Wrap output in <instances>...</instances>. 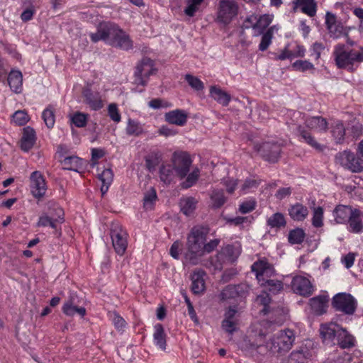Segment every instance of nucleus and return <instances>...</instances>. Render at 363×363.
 Here are the masks:
<instances>
[{"instance_id": "obj_44", "label": "nucleus", "mask_w": 363, "mask_h": 363, "mask_svg": "<svg viewBox=\"0 0 363 363\" xmlns=\"http://www.w3.org/2000/svg\"><path fill=\"white\" fill-rule=\"evenodd\" d=\"M55 108L50 105L43 111L42 118L48 128H52L55 123Z\"/></svg>"}, {"instance_id": "obj_63", "label": "nucleus", "mask_w": 363, "mask_h": 363, "mask_svg": "<svg viewBox=\"0 0 363 363\" xmlns=\"http://www.w3.org/2000/svg\"><path fill=\"white\" fill-rule=\"evenodd\" d=\"M290 363H306L304 354L301 351L293 352L290 355Z\"/></svg>"}, {"instance_id": "obj_20", "label": "nucleus", "mask_w": 363, "mask_h": 363, "mask_svg": "<svg viewBox=\"0 0 363 363\" xmlns=\"http://www.w3.org/2000/svg\"><path fill=\"white\" fill-rule=\"evenodd\" d=\"M36 141L34 129L30 126L23 128L21 139V148L24 152H28L33 148Z\"/></svg>"}, {"instance_id": "obj_35", "label": "nucleus", "mask_w": 363, "mask_h": 363, "mask_svg": "<svg viewBox=\"0 0 363 363\" xmlns=\"http://www.w3.org/2000/svg\"><path fill=\"white\" fill-rule=\"evenodd\" d=\"M125 133L129 136H140L145 133L144 125L137 120L128 118Z\"/></svg>"}, {"instance_id": "obj_42", "label": "nucleus", "mask_w": 363, "mask_h": 363, "mask_svg": "<svg viewBox=\"0 0 363 363\" xmlns=\"http://www.w3.org/2000/svg\"><path fill=\"white\" fill-rule=\"evenodd\" d=\"M312 225L315 228H320L323 225L324 209L321 206H315L312 208Z\"/></svg>"}, {"instance_id": "obj_16", "label": "nucleus", "mask_w": 363, "mask_h": 363, "mask_svg": "<svg viewBox=\"0 0 363 363\" xmlns=\"http://www.w3.org/2000/svg\"><path fill=\"white\" fill-rule=\"evenodd\" d=\"M261 156L271 162H276L281 152V147L277 143H264L257 150Z\"/></svg>"}, {"instance_id": "obj_12", "label": "nucleus", "mask_w": 363, "mask_h": 363, "mask_svg": "<svg viewBox=\"0 0 363 363\" xmlns=\"http://www.w3.org/2000/svg\"><path fill=\"white\" fill-rule=\"evenodd\" d=\"M291 286L294 293L303 296H310L314 291V287L310 280L303 276L294 277Z\"/></svg>"}, {"instance_id": "obj_3", "label": "nucleus", "mask_w": 363, "mask_h": 363, "mask_svg": "<svg viewBox=\"0 0 363 363\" xmlns=\"http://www.w3.org/2000/svg\"><path fill=\"white\" fill-rule=\"evenodd\" d=\"M264 336L263 333L259 334L256 343L251 344V349L259 350V352L260 353L266 350H269L274 353L286 352L291 349L296 338L293 330L289 329L280 330L270 338L269 341L266 343L264 348L262 349Z\"/></svg>"}, {"instance_id": "obj_13", "label": "nucleus", "mask_w": 363, "mask_h": 363, "mask_svg": "<svg viewBox=\"0 0 363 363\" xmlns=\"http://www.w3.org/2000/svg\"><path fill=\"white\" fill-rule=\"evenodd\" d=\"M341 327L335 323L322 325L320 333L323 342L327 345H335L337 344Z\"/></svg>"}, {"instance_id": "obj_45", "label": "nucleus", "mask_w": 363, "mask_h": 363, "mask_svg": "<svg viewBox=\"0 0 363 363\" xmlns=\"http://www.w3.org/2000/svg\"><path fill=\"white\" fill-rule=\"evenodd\" d=\"M243 286L238 285H229L227 286L220 293V296L222 299H228L235 298L237 296H240V293L241 291V289H242Z\"/></svg>"}, {"instance_id": "obj_60", "label": "nucleus", "mask_w": 363, "mask_h": 363, "mask_svg": "<svg viewBox=\"0 0 363 363\" xmlns=\"http://www.w3.org/2000/svg\"><path fill=\"white\" fill-rule=\"evenodd\" d=\"M270 301L271 298L269 297V295L265 292H263L262 294H259L256 298V301L263 306V309L262 310V312L264 314H267L269 311L268 308Z\"/></svg>"}, {"instance_id": "obj_36", "label": "nucleus", "mask_w": 363, "mask_h": 363, "mask_svg": "<svg viewBox=\"0 0 363 363\" xmlns=\"http://www.w3.org/2000/svg\"><path fill=\"white\" fill-rule=\"evenodd\" d=\"M196 203L197 201L193 197L182 198L179 201L181 211L186 216H189L194 213Z\"/></svg>"}, {"instance_id": "obj_14", "label": "nucleus", "mask_w": 363, "mask_h": 363, "mask_svg": "<svg viewBox=\"0 0 363 363\" xmlns=\"http://www.w3.org/2000/svg\"><path fill=\"white\" fill-rule=\"evenodd\" d=\"M30 182L32 195L35 198L43 197L47 190L46 183L43 174L39 171L32 172L30 176Z\"/></svg>"}, {"instance_id": "obj_19", "label": "nucleus", "mask_w": 363, "mask_h": 363, "mask_svg": "<svg viewBox=\"0 0 363 363\" xmlns=\"http://www.w3.org/2000/svg\"><path fill=\"white\" fill-rule=\"evenodd\" d=\"M205 276L206 272L201 269H196L191 274V291L194 294H200L205 291Z\"/></svg>"}, {"instance_id": "obj_25", "label": "nucleus", "mask_w": 363, "mask_h": 363, "mask_svg": "<svg viewBox=\"0 0 363 363\" xmlns=\"http://www.w3.org/2000/svg\"><path fill=\"white\" fill-rule=\"evenodd\" d=\"M76 297L71 296L62 306L63 313L68 316H73L78 314L81 317L86 315V309L84 307H78L76 305Z\"/></svg>"}, {"instance_id": "obj_8", "label": "nucleus", "mask_w": 363, "mask_h": 363, "mask_svg": "<svg viewBox=\"0 0 363 363\" xmlns=\"http://www.w3.org/2000/svg\"><path fill=\"white\" fill-rule=\"evenodd\" d=\"M156 72L153 60L147 57L143 58L135 67L134 73L135 83L145 86L149 77L155 74Z\"/></svg>"}, {"instance_id": "obj_31", "label": "nucleus", "mask_w": 363, "mask_h": 363, "mask_svg": "<svg viewBox=\"0 0 363 363\" xmlns=\"http://www.w3.org/2000/svg\"><path fill=\"white\" fill-rule=\"evenodd\" d=\"M296 7L300 6L301 11L310 17L315 16L317 4L315 0H294Z\"/></svg>"}, {"instance_id": "obj_21", "label": "nucleus", "mask_w": 363, "mask_h": 363, "mask_svg": "<svg viewBox=\"0 0 363 363\" xmlns=\"http://www.w3.org/2000/svg\"><path fill=\"white\" fill-rule=\"evenodd\" d=\"M347 229L349 232L359 234L363 232V222L362 213L359 210L355 209L347 222Z\"/></svg>"}, {"instance_id": "obj_1", "label": "nucleus", "mask_w": 363, "mask_h": 363, "mask_svg": "<svg viewBox=\"0 0 363 363\" xmlns=\"http://www.w3.org/2000/svg\"><path fill=\"white\" fill-rule=\"evenodd\" d=\"M210 228L205 225H196L193 227L186 238L184 254V262L196 265L199 263L201 257L215 250L220 240L213 239L207 242Z\"/></svg>"}, {"instance_id": "obj_10", "label": "nucleus", "mask_w": 363, "mask_h": 363, "mask_svg": "<svg viewBox=\"0 0 363 363\" xmlns=\"http://www.w3.org/2000/svg\"><path fill=\"white\" fill-rule=\"evenodd\" d=\"M336 162L352 172H359L362 169L361 160L357 158L354 153L345 150L335 157Z\"/></svg>"}, {"instance_id": "obj_17", "label": "nucleus", "mask_w": 363, "mask_h": 363, "mask_svg": "<svg viewBox=\"0 0 363 363\" xmlns=\"http://www.w3.org/2000/svg\"><path fill=\"white\" fill-rule=\"evenodd\" d=\"M55 211L56 216L43 215L40 216L37 225L38 227L50 226L53 229H57V224L64 221V212L61 208H56Z\"/></svg>"}, {"instance_id": "obj_33", "label": "nucleus", "mask_w": 363, "mask_h": 363, "mask_svg": "<svg viewBox=\"0 0 363 363\" xmlns=\"http://www.w3.org/2000/svg\"><path fill=\"white\" fill-rule=\"evenodd\" d=\"M339 331L337 345L342 349H349L355 346L356 340L352 335L342 327Z\"/></svg>"}, {"instance_id": "obj_57", "label": "nucleus", "mask_w": 363, "mask_h": 363, "mask_svg": "<svg viewBox=\"0 0 363 363\" xmlns=\"http://www.w3.org/2000/svg\"><path fill=\"white\" fill-rule=\"evenodd\" d=\"M108 114L111 119L115 123H119L121 120V116L119 112L117 104L113 103L108 106Z\"/></svg>"}, {"instance_id": "obj_24", "label": "nucleus", "mask_w": 363, "mask_h": 363, "mask_svg": "<svg viewBox=\"0 0 363 363\" xmlns=\"http://www.w3.org/2000/svg\"><path fill=\"white\" fill-rule=\"evenodd\" d=\"M8 84L12 91L19 94L23 90V74L18 69H12L8 75Z\"/></svg>"}, {"instance_id": "obj_47", "label": "nucleus", "mask_w": 363, "mask_h": 363, "mask_svg": "<svg viewBox=\"0 0 363 363\" xmlns=\"http://www.w3.org/2000/svg\"><path fill=\"white\" fill-rule=\"evenodd\" d=\"M157 193L155 189L151 188L149 189L144 196L143 206L146 210H150L152 208L153 205L157 200Z\"/></svg>"}, {"instance_id": "obj_11", "label": "nucleus", "mask_w": 363, "mask_h": 363, "mask_svg": "<svg viewBox=\"0 0 363 363\" xmlns=\"http://www.w3.org/2000/svg\"><path fill=\"white\" fill-rule=\"evenodd\" d=\"M238 5L233 0H221L217 19L219 22L228 24L237 15Z\"/></svg>"}, {"instance_id": "obj_52", "label": "nucleus", "mask_w": 363, "mask_h": 363, "mask_svg": "<svg viewBox=\"0 0 363 363\" xmlns=\"http://www.w3.org/2000/svg\"><path fill=\"white\" fill-rule=\"evenodd\" d=\"M184 79L193 89L196 91H201L204 89V84L203 82L201 81L198 77L190 74H187L185 75Z\"/></svg>"}, {"instance_id": "obj_2", "label": "nucleus", "mask_w": 363, "mask_h": 363, "mask_svg": "<svg viewBox=\"0 0 363 363\" xmlns=\"http://www.w3.org/2000/svg\"><path fill=\"white\" fill-rule=\"evenodd\" d=\"M92 42L103 40L106 43L128 50L133 48V42L129 36L114 23L104 22L99 24L96 33H91Z\"/></svg>"}, {"instance_id": "obj_23", "label": "nucleus", "mask_w": 363, "mask_h": 363, "mask_svg": "<svg viewBox=\"0 0 363 363\" xmlns=\"http://www.w3.org/2000/svg\"><path fill=\"white\" fill-rule=\"evenodd\" d=\"M236 313L237 310L235 307H230L225 313V317L222 322L223 329L230 335L236 330Z\"/></svg>"}, {"instance_id": "obj_18", "label": "nucleus", "mask_w": 363, "mask_h": 363, "mask_svg": "<svg viewBox=\"0 0 363 363\" xmlns=\"http://www.w3.org/2000/svg\"><path fill=\"white\" fill-rule=\"evenodd\" d=\"M85 103L93 111H98L103 108L104 103L99 91H94L89 88H86L82 92Z\"/></svg>"}, {"instance_id": "obj_64", "label": "nucleus", "mask_w": 363, "mask_h": 363, "mask_svg": "<svg viewBox=\"0 0 363 363\" xmlns=\"http://www.w3.org/2000/svg\"><path fill=\"white\" fill-rule=\"evenodd\" d=\"M287 59L292 60L290 52V44L285 45L284 49L280 51V53L274 57L276 60H285Z\"/></svg>"}, {"instance_id": "obj_46", "label": "nucleus", "mask_w": 363, "mask_h": 363, "mask_svg": "<svg viewBox=\"0 0 363 363\" xmlns=\"http://www.w3.org/2000/svg\"><path fill=\"white\" fill-rule=\"evenodd\" d=\"M332 135L337 143H341L345 135V128L340 121H336L332 126Z\"/></svg>"}, {"instance_id": "obj_59", "label": "nucleus", "mask_w": 363, "mask_h": 363, "mask_svg": "<svg viewBox=\"0 0 363 363\" xmlns=\"http://www.w3.org/2000/svg\"><path fill=\"white\" fill-rule=\"evenodd\" d=\"M290 52L292 59L303 57L306 54V49L303 45L297 43H295L294 45L290 44Z\"/></svg>"}, {"instance_id": "obj_54", "label": "nucleus", "mask_w": 363, "mask_h": 363, "mask_svg": "<svg viewBox=\"0 0 363 363\" xmlns=\"http://www.w3.org/2000/svg\"><path fill=\"white\" fill-rule=\"evenodd\" d=\"M88 120V114L76 112L71 116V121L78 128L86 126Z\"/></svg>"}, {"instance_id": "obj_4", "label": "nucleus", "mask_w": 363, "mask_h": 363, "mask_svg": "<svg viewBox=\"0 0 363 363\" xmlns=\"http://www.w3.org/2000/svg\"><path fill=\"white\" fill-rule=\"evenodd\" d=\"M334 56L339 68L352 71L356 64L363 62V47L357 50L347 48L344 45H337L334 50Z\"/></svg>"}, {"instance_id": "obj_43", "label": "nucleus", "mask_w": 363, "mask_h": 363, "mask_svg": "<svg viewBox=\"0 0 363 363\" xmlns=\"http://www.w3.org/2000/svg\"><path fill=\"white\" fill-rule=\"evenodd\" d=\"M200 176V169L198 167H194L192 170L185 177L186 179L182 182V186L184 189H188L194 186Z\"/></svg>"}, {"instance_id": "obj_34", "label": "nucleus", "mask_w": 363, "mask_h": 363, "mask_svg": "<svg viewBox=\"0 0 363 363\" xmlns=\"http://www.w3.org/2000/svg\"><path fill=\"white\" fill-rule=\"evenodd\" d=\"M209 94L214 100L223 106H227L230 101V96L216 86H211Z\"/></svg>"}, {"instance_id": "obj_28", "label": "nucleus", "mask_w": 363, "mask_h": 363, "mask_svg": "<svg viewBox=\"0 0 363 363\" xmlns=\"http://www.w3.org/2000/svg\"><path fill=\"white\" fill-rule=\"evenodd\" d=\"M153 342L160 350L163 351L166 350V334L162 325L160 323H157L154 326Z\"/></svg>"}, {"instance_id": "obj_55", "label": "nucleus", "mask_w": 363, "mask_h": 363, "mask_svg": "<svg viewBox=\"0 0 363 363\" xmlns=\"http://www.w3.org/2000/svg\"><path fill=\"white\" fill-rule=\"evenodd\" d=\"M109 316L115 328L119 331H123L126 326L125 320L116 312L110 313Z\"/></svg>"}, {"instance_id": "obj_32", "label": "nucleus", "mask_w": 363, "mask_h": 363, "mask_svg": "<svg viewBox=\"0 0 363 363\" xmlns=\"http://www.w3.org/2000/svg\"><path fill=\"white\" fill-rule=\"evenodd\" d=\"M305 124L308 128L318 132L325 131L328 128L327 121L321 116L307 118Z\"/></svg>"}, {"instance_id": "obj_40", "label": "nucleus", "mask_w": 363, "mask_h": 363, "mask_svg": "<svg viewBox=\"0 0 363 363\" xmlns=\"http://www.w3.org/2000/svg\"><path fill=\"white\" fill-rule=\"evenodd\" d=\"M240 252L241 249L238 244L227 245L222 249V253L231 262H234L238 257Z\"/></svg>"}, {"instance_id": "obj_62", "label": "nucleus", "mask_w": 363, "mask_h": 363, "mask_svg": "<svg viewBox=\"0 0 363 363\" xmlns=\"http://www.w3.org/2000/svg\"><path fill=\"white\" fill-rule=\"evenodd\" d=\"M148 105L150 107H151L153 109H158L161 108H168L171 107L172 104L169 102H167L166 101L160 99H155L151 100Z\"/></svg>"}, {"instance_id": "obj_58", "label": "nucleus", "mask_w": 363, "mask_h": 363, "mask_svg": "<svg viewBox=\"0 0 363 363\" xmlns=\"http://www.w3.org/2000/svg\"><path fill=\"white\" fill-rule=\"evenodd\" d=\"M256 207V201L255 199H249L242 202L239 206V211L242 213H248L252 212Z\"/></svg>"}, {"instance_id": "obj_38", "label": "nucleus", "mask_w": 363, "mask_h": 363, "mask_svg": "<svg viewBox=\"0 0 363 363\" xmlns=\"http://www.w3.org/2000/svg\"><path fill=\"white\" fill-rule=\"evenodd\" d=\"M99 178L102 183L101 191L102 194H104L107 192L113 181V174L110 169H106L99 175Z\"/></svg>"}, {"instance_id": "obj_6", "label": "nucleus", "mask_w": 363, "mask_h": 363, "mask_svg": "<svg viewBox=\"0 0 363 363\" xmlns=\"http://www.w3.org/2000/svg\"><path fill=\"white\" fill-rule=\"evenodd\" d=\"M332 306L338 312L345 315H353L357 308V299L350 294L340 292L336 294L332 298Z\"/></svg>"}, {"instance_id": "obj_56", "label": "nucleus", "mask_w": 363, "mask_h": 363, "mask_svg": "<svg viewBox=\"0 0 363 363\" xmlns=\"http://www.w3.org/2000/svg\"><path fill=\"white\" fill-rule=\"evenodd\" d=\"M259 185V182L254 179H247L242 185L240 191L245 194L256 189Z\"/></svg>"}, {"instance_id": "obj_15", "label": "nucleus", "mask_w": 363, "mask_h": 363, "mask_svg": "<svg viewBox=\"0 0 363 363\" xmlns=\"http://www.w3.org/2000/svg\"><path fill=\"white\" fill-rule=\"evenodd\" d=\"M329 296L327 292L311 298L308 305L311 313L315 315H320L326 313Z\"/></svg>"}, {"instance_id": "obj_61", "label": "nucleus", "mask_w": 363, "mask_h": 363, "mask_svg": "<svg viewBox=\"0 0 363 363\" xmlns=\"http://www.w3.org/2000/svg\"><path fill=\"white\" fill-rule=\"evenodd\" d=\"M300 135L303 141L308 143L309 145L316 150L321 149L320 145L315 141V140L311 135L310 133L305 130H300Z\"/></svg>"}, {"instance_id": "obj_5", "label": "nucleus", "mask_w": 363, "mask_h": 363, "mask_svg": "<svg viewBox=\"0 0 363 363\" xmlns=\"http://www.w3.org/2000/svg\"><path fill=\"white\" fill-rule=\"evenodd\" d=\"M252 270L256 274L258 281L262 286L269 287V290L275 294L283 289L282 283L279 281L267 279L274 273V269L271 264L264 260L255 262L252 265Z\"/></svg>"}, {"instance_id": "obj_30", "label": "nucleus", "mask_w": 363, "mask_h": 363, "mask_svg": "<svg viewBox=\"0 0 363 363\" xmlns=\"http://www.w3.org/2000/svg\"><path fill=\"white\" fill-rule=\"evenodd\" d=\"M290 217L296 221H303L308 215V208L301 203L292 205L289 209Z\"/></svg>"}, {"instance_id": "obj_26", "label": "nucleus", "mask_w": 363, "mask_h": 363, "mask_svg": "<svg viewBox=\"0 0 363 363\" xmlns=\"http://www.w3.org/2000/svg\"><path fill=\"white\" fill-rule=\"evenodd\" d=\"M164 118L171 124L182 126L186 123L187 114L183 110L176 109L166 113Z\"/></svg>"}, {"instance_id": "obj_27", "label": "nucleus", "mask_w": 363, "mask_h": 363, "mask_svg": "<svg viewBox=\"0 0 363 363\" xmlns=\"http://www.w3.org/2000/svg\"><path fill=\"white\" fill-rule=\"evenodd\" d=\"M274 16L272 14H264L257 16V23L253 28V36H259L264 33V30L273 21Z\"/></svg>"}, {"instance_id": "obj_29", "label": "nucleus", "mask_w": 363, "mask_h": 363, "mask_svg": "<svg viewBox=\"0 0 363 363\" xmlns=\"http://www.w3.org/2000/svg\"><path fill=\"white\" fill-rule=\"evenodd\" d=\"M279 29V26L274 25L262 33L261 42L259 45V50L265 51L269 47L274 34L277 33Z\"/></svg>"}, {"instance_id": "obj_37", "label": "nucleus", "mask_w": 363, "mask_h": 363, "mask_svg": "<svg viewBox=\"0 0 363 363\" xmlns=\"http://www.w3.org/2000/svg\"><path fill=\"white\" fill-rule=\"evenodd\" d=\"M62 164L65 169L79 172L82 166V160L77 156H69L62 161Z\"/></svg>"}, {"instance_id": "obj_22", "label": "nucleus", "mask_w": 363, "mask_h": 363, "mask_svg": "<svg viewBox=\"0 0 363 363\" xmlns=\"http://www.w3.org/2000/svg\"><path fill=\"white\" fill-rule=\"evenodd\" d=\"M355 209L345 205L337 206L333 211L335 223L337 224H346Z\"/></svg>"}, {"instance_id": "obj_7", "label": "nucleus", "mask_w": 363, "mask_h": 363, "mask_svg": "<svg viewBox=\"0 0 363 363\" xmlns=\"http://www.w3.org/2000/svg\"><path fill=\"white\" fill-rule=\"evenodd\" d=\"M111 238L115 252L120 256L124 255L128 247V233L118 222L111 226Z\"/></svg>"}, {"instance_id": "obj_50", "label": "nucleus", "mask_w": 363, "mask_h": 363, "mask_svg": "<svg viewBox=\"0 0 363 363\" xmlns=\"http://www.w3.org/2000/svg\"><path fill=\"white\" fill-rule=\"evenodd\" d=\"M305 233L301 228L292 230L289 233V242L291 244H300L303 241Z\"/></svg>"}, {"instance_id": "obj_51", "label": "nucleus", "mask_w": 363, "mask_h": 363, "mask_svg": "<svg viewBox=\"0 0 363 363\" xmlns=\"http://www.w3.org/2000/svg\"><path fill=\"white\" fill-rule=\"evenodd\" d=\"M291 68L294 71L302 72L315 69L314 65L308 60H296L291 65Z\"/></svg>"}, {"instance_id": "obj_53", "label": "nucleus", "mask_w": 363, "mask_h": 363, "mask_svg": "<svg viewBox=\"0 0 363 363\" xmlns=\"http://www.w3.org/2000/svg\"><path fill=\"white\" fill-rule=\"evenodd\" d=\"M203 0H188L187 6L184 9L186 16L192 17L199 11Z\"/></svg>"}, {"instance_id": "obj_49", "label": "nucleus", "mask_w": 363, "mask_h": 363, "mask_svg": "<svg viewBox=\"0 0 363 363\" xmlns=\"http://www.w3.org/2000/svg\"><path fill=\"white\" fill-rule=\"evenodd\" d=\"M211 200L214 208H220L226 201L222 190H213L211 195Z\"/></svg>"}, {"instance_id": "obj_41", "label": "nucleus", "mask_w": 363, "mask_h": 363, "mask_svg": "<svg viewBox=\"0 0 363 363\" xmlns=\"http://www.w3.org/2000/svg\"><path fill=\"white\" fill-rule=\"evenodd\" d=\"M174 172L173 165H162L160 170V179L165 184H169L174 177Z\"/></svg>"}, {"instance_id": "obj_39", "label": "nucleus", "mask_w": 363, "mask_h": 363, "mask_svg": "<svg viewBox=\"0 0 363 363\" xmlns=\"http://www.w3.org/2000/svg\"><path fill=\"white\" fill-rule=\"evenodd\" d=\"M267 224L271 228H281L286 224L284 215L281 213H275L267 220Z\"/></svg>"}, {"instance_id": "obj_9", "label": "nucleus", "mask_w": 363, "mask_h": 363, "mask_svg": "<svg viewBox=\"0 0 363 363\" xmlns=\"http://www.w3.org/2000/svg\"><path fill=\"white\" fill-rule=\"evenodd\" d=\"M172 162L176 174L184 179L190 170L192 160L186 152H174L172 157Z\"/></svg>"}, {"instance_id": "obj_48", "label": "nucleus", "mask_w": 363, "mask_h": 363, "mask_svg": "<svg viewBox=\"0 0 363 363\" xmlns=\"http://www.w3.org/2000/svg\"><path fill=\"white\" fill-rule=\"evenodd\" d=\"M30 120L28 113L25 111H16L12 116V122L16 125H24Z\"/></svg>"}]
</instances>
